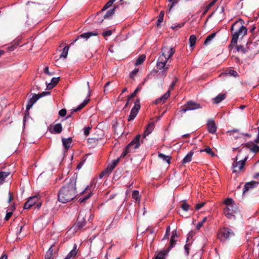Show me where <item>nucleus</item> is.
Here are the masks:
<instances>
[{"instance_id":"64","label":"nucleus","mask_w":259,"mask_h":259,"mask_svg":"<svg viewBox=\"0 0 259 259\" xmlns=\"http://www.w3.org/2000/svg\"><path fill=\"white\" fill-rule=\"evenodd\" d=\"M257 142H259V130H258V133Z\"/></svg>"},{"instance_id":"54","label":"nucleus","mask_w":259,"mask_h":259,"mask_svg":"<svg viewBox=\"0 0 259 259\" xmlns=\"http://www.w3.org/2000/svg\"><path fill=\"white\" fill-rule=\"evenodd\" d=\"M44 72L46 74H49L50 75L51 73L49 72V67H46L45 68H44Z\"/></svg>"},{"instance_id":"41","label":"nucleus","mask_w":259,"mask_h":259,"mask_svg":"<svg viewBox=\"0 0 259 259\" xmlns=\"http://www.w3.org/2000/svg\"><path fill=\"white\" fill-rule=\"evenodd\" d=\"M227 74H229L230 76H233L234 77H236L237 76H238L237 72L233 70H229Z\"/></svg>"},{"instance_id":"50","label":"nucleus","mask_w":259,"mask_h":259,"mask_svg":"<svg viewBox=\"0 0 259 259\" xmlns=\"http://www.w3.org/2000/svg\"><path fill=\"white\" fill-rule=\"evenodd\" d=\"M178 0H169V1L171 3V5L169 7V11L170 10V9L172 8L173 6L177 2Z\"/></svg>"},{"instance_id":"9","label":"nucleus","mask_w":259,"mask_h":259,"mask_svg":"<svg viewBox=\"0 0 259 259\" xmlns=\"http://www.w3.org/2000/svg\"><path fill=\"white\" fill-rule=\"evenodd\" d=\"M140 109V104L139 100H137L135 102V105L134 107L132 109L130 114L128 117V120L131 121L133 120L137 116L139 110Z\"/></svg>"},{"instance_id":"17","label":"nucleus","mask_w":259,"mask_h":259,"mask_svg":"<svg viewBox=\"0 0 259 259\" xmlns=\"http://www.w3.org/2000/svg\"><path fill=\"white\" fill-rule=\"evenodd\" d=\"M193 154L194 152L192 151H190L183 158L182 163L185 164L191 161Z\"/></svg>"},{"instance_id":"30","label":"nucleus","mask_w":259,"mask_h":259,"mask_svg":"<svg viewBox=\"0 0 259 259\" xmlns=\"http://www.w3.org/2000/svg\"><path fill=\"white\" fill-rule=\"evenodd\" d=\"M146 58V56L144 55H142L137 59L135 65L138 66L139 65L141 64L144 62Z\"/></svg>"},{"instance_id":"3","label":"nucleus","mask_w":259,"mask_h":259,"mask_svg":"<svg viewBox=\"0 0 259 259\" xmlns=\"http://www.w3.org/2000/svg\"><path fill=\"white\" fill-rule=\"evenodd\" d=\"M175 49L170 47H164L162 48L161 55L159 57L157 63V67L159 69H162L164 72L166 71L168 68L169 65H166L168 59L173 55L175 53Z\"/></svg>"},{"instance_id":"33","label":"nucleus","mask_w":259,"mask_h":259,"mask_svg":"<svg viewBox=\"0 0 259 259\" xmlns=\"http://www.w3.org/2000/svg\"><path fill=\"white\" fill-rule=\"evenodd\" d=\"M166 254V251H161L156 255L154 259H163Z\"/></svg>"},{"instance_id":"24","label":"nucleus","mask_w":259,"mask_h":259,"mask_svg":"<svg viewBox=\"0 0 259 259\" xmlns=\"http://www.w3.org/2000/svg\"><path fill=\"white\" fill-rule=\"evenodd\" d=\"M9 175V172H0V184H2L5 182V179Z\"/></svg>"},{"instance_id":"63","label":"nucleus","mask_w":259,"mask_h":259,"mask_svg":"<svg viewBox=\"0 0 259 259\" xmlns=\"http://www.w3.org/2000/svg\"><path fill=\"white\" fill-rule=\"evenodd\" d=\"M109 84H110V82H107L105 84V89L107 87H108V86L109 85ZM105 91H106V90L105 89V90H104V91L105 92Z\"/></svg>"},{"instance_id":"19","label":"nucleus","mask_w":259,"mask_h":259,"mask_svg":"<svg viewBox=\"0 0 259 259\" xmlns=\"http://www.w3.org/2000/svg\"><path fill=\"white\" fill-rule=\"evenodd\" d=\"M62 131V126L60 123H57L54 125L53 130L50 131L52 133L59 134Z\"/></svg>"},{"instance_id":"15","label":"nucleus","mask_w":259,"mask_h":259,"mask_svg":"<svg viewBox=\"0 0 259 259\" xmlns=\"http://www.w3.org/2000/svg\"><path fill=\"white\" fill-rule=\"evenodd\" d=\"M154 128V125L153 123H150L148 124L146 130L143 134V137L146 138L147 136L150 134Z\"/></svg>"},{"instance_id":"42","label":"nucleus","mask_w":259,"mask_h":259,"mask_svg":"<svg viewBox=\"0 0 259 259\" xmlns=\"http://www.w3.org/2000/svg\"><path fill=\"white\" fill-rule=\"evenodd\" d=\"M250 150L254 153H256L259 151V147L256 145H254L250 148Z\"/></svg>"},{"instance_id":"38","label":"nucleus","mask_w":259,"mask_h":259,"mask_svg":"<svg viewBox=\"0 0 259 259\" xmlns=\"http://www.w3.org/2000/svg\"><path fill=\"white\" fill-rule=\"evenodd\" d=\"M176 241V238H175V236H171L170 242V248H172L175 245Z\"/></svg>"},{"instance_id":"31","label":"nucleus","mask_w":259,"mask_h":259,"mask_svg":"<svg viewBox=\"0 0 259 259\" xmlns=\"http://www.w3.org/2000/svg\"><path fill=\"white\" fill-rule=\"evenodd\" d=\"M216 35L215 33H213L208 35L204 41V45H208L214 38Z\"/></svg>"},{"instance_id":"4","label":"nucleus","mask_w":259,"mask_h":259,"mask_svg":"<svg viewBox=\"0 0 259 259\" xmlns=\"http://www.w3.org/2000/svg\"><path fill=\"white\" fill-rule=\"evenodd\" d=\"M224 203L226 207L224 208V213L228 218L234 216V214L237 212V207L234 204L233 200L231 198L227 199Z\"/></svg>"},{"instance_id":"47","label":"nucleus","mask_w":259,"mask_h":259,"mask_svg":"<svg viewBox=\"0 0 259 259\" xmlns=\"http://www.w3.org/2000/svg\"><path fill=\"white\" fill-rule=\"evenodd\" d=\"M59 81V78L54 77L52 79L51 83L53 84L54 86L57 84Z\"/></svg>"},{"instance_id":"57","label":"nucleus","mask_w":259,"mask_h":259,"mask_svg":"<svg viewBox=\"0 0 259 259\" xmlns=\"http://www.w3.org/2000/svg\"><path fill=\"white\" fill-rule=\"evenodd\" d=\"M0 259H8V256L6 254H4L0 257Z\"/></svg>"},{"instance_id":"18","label":"nucleus","mask_w":259,"mask_h":259,"mask_svg":"<svg viewBox=\"0 0 259 259\" xmlns=\"http://www.w3.org/2000/svg\"><path fill=\"white\" fill-rule=\"evenodd\" d=\"M77 252L76 245L74 244L73 249L70 251L64 259H72L76 256Z\"/></svg>"},{"instance_id":"5","label":"nucleus","mask_w":259,"mask_h":259,"mask_svg":"<svg viewBox=\"0 0 259 259\" xmlns=\"http://www.w3.org/2000/svg\"><path fill=\"white\" fill-rule=\"evenodd\" d=\"M141 136L137 135L136 138L126 146L125 150L121 154V157H124L128 152H130L132 147L134 149L138 148L140 145V139Z\"/></svg>"},{"instance_id":"16","label":"nucleus","mask_w":259,"mask_h":259,"mask_svg":"<svg viewBox=\"0 0 259 259\" xmlns=\"http://www.w3.org/2000/svg\"><path fill=\"white\" fill-rule=\"evenodd\" d=\"M170 96V91H168L164 95L155 100L156 104L164 103Z\"/></svg>"},{"instance_id":"14","label":"nucleus","mask_w":259,"mask_h":259,"mask_svg":"<svg viewBox=\"0 0 259 259\" xmlns=\"http://www.w3.org/2000/svg\"><path fill=\"white\" fill-rule=\"evenodd\" d=\"M93 182H94V181H93L90 185L88 186L85 188V189L82 192V193H84L85 192H89V193L87 196H85L82 199H81V198L80 199L81 202H84V201H85L87 199H89L91 197V194H92L91 190H92V187L93 186Z\"/></svg>"},{"instance_id":"28","label":"nucleus","mask_w":259,"mask_h":259,"mask_svg":"<svg viewBox=\"0 0 259 259\" xmlns=\"http://www.w3.org/2000/svg\"><path fill=\"white\" fill-rule=\"evenodd\" d=\"M225 98V94H219L218 96H217L215 98H214L213 99L214 102L217 104L221 102Z\"/></svg>"},{"instance_id":"1","label":"nucleus","mask_w":259,"mask_h":259,"mask_svg":"<svg viewBox=\"0 0 259 259\" xmlns=\"http://www.w3.org/2000/svg\"><path fill=\"white\" fill-rule=\"evenodd\" d=\"M76 193V179L74 178L66 179L59 192L58 200L62 203L69 202L75 197Z\"/></svg>"},{"instance_id":"37","label":"nucleus","mask_w":259,"mask_h":259,"mask_svg":"<svg viewBox=\"0 0 259 259\" xmlns=\"http://www.w3.org/2000/svg\"><path fill=\"white\" fill-rule=\"evenodd\" d=\"M202 151L206 152L207 154L211 155L212 156H214V153L212 151V149L209 147H207L204 150H201V152H202Z\"/></svg>"},{"instance_id":"43","label":"nucleus","mask_w":259,"mask_h":259,"mask_svg":"<svg viewBox=\"0 0 259 259\" xmlns=\"http://www.w3.org/2000/svg\"><path fill=\"white\" fill-rule=\"evenodd\" d=\"M91 127L90 126L85 127L84 128V134L85 136L89 135L90 131L91 130Z\"/></svg>"},{"instance_id":"7","label":"nucleus","mask_w":259,"mask_h":259,"mask_svg":"<svg viewBox=\"0 0 259 259\" xmlns=\"http://www.w3.org/2000/svg\"><path fill=\"white\" fill-rule=\"evenodd\" d=\"M35 204H36V206L38 208L41 205V203L39 202V198L37 196L30 197L28 201L25 203L24 208V209H29Z\"/></svg>"},{"instance_id":"6","label":"nucleus","mask_w":259,"mask_h":259,"mask_svg":"<svg viewBox=\"0 0 259 259\" xmlns=\"http://www.w3.org/2000/svg\"><path fill=\"white\" fill-rule=\"evenodd\" d=\"M233 236H234L233 232L228 228H223L218 234V238L221 241H224Z\"/></svg>"},{"instance_id":"46","label":"nucleus","mask_w":259,"mask_h":259,"mask_svg":"<svg viewBox=\"0 0 259 259\" xmlns=\"http://www.w3.org/2000/svg\"><path fill=\"white\" fill-rule=\"evenodd\" d=\"M139 69H134L132 72H131L130 74V77L131 78H133L134 76L138 72Z\"/></svg>"},{"instance_id":"27","label":"nucleus","mask_w":259,"mask_h":259,"mask_svg":"<svg viewBox=\"0 0 259 259\" xmlns=\"http://www.w3.org/2000/svg\"><path fill=\"white\" fill-rule=\"evenodd\" d=\"M89 100V99H85V100H84V101L80 105H79L77 108L73 109V111L75 112H77L81 109L82 108H83L88 104Z\"/></svg>"},{"instance_id":"11","label":"nucleus","mask_w":259,"mask_h":259,"mask_svg":"<svg viewBox=\"0 0 259 259\" xmlns=\"http://www.w3.org/2000/svg\"><path fill=\"white\" fill-rule=\"evenodd\" d=\"M201 106L194 102H188L185 107L182 109L183 112H186L188 110H192L201 108Z\"/></svg>"},{"instance_id":"40","label":"nucleus","mask_w":259,"mask_h":259,"mask_svg":"<svg viewBox=\"0 0 259 259\" xmlns=\"http://www.w3.org/2000/svg\"><path fill=\"white\" fill-rule=\"evenodd\" d=\"M189 207H190L189 205L186 202L183 203L181 205V207L185 211L188 210L189 209Z\"/></svg>"},{"instance_id":"61","label":"nucleus","mask_w":259,"mask_h":259,"mask_svg":"<svg viewBox=\"0 0 259 259\" xmlns=\"http://www.w3.org/2000/svg\"><path fill=\"white\" fill-rule=\"evenodd\" d=\"M23 228V226H20V229H19V231L18 232L19 234H20L22 232Z\"/></svg>"},{"instance_id":"26","label":"nucleus","mask_w":259,"mask_h":259,"mask_svg":"<svg viewBox=\"0 0 259 259\" xmlns=\"http://www.w3.org/2000/svg\"><path fill=\"white\" fill-rule=\"evenodd\" d=\"M158 157L163 161H166L168 164L170 163L171 159V157L170 156L160 153L158 155Z\"/></svg>"},{"instance_id":"51","label":"nucleus","mask_w":259,"mask_h":259,"mask_svg":"<svg viewBox=\"0 0 259 259\" xmlns=\"http://www.w3.org/2000/svg\"><path fill=\"white\" fill-rule=\"evenodd\" d=\"M12 214V211L8 212L5 217V220L6 221H8L9 219V218L11 217Z\"/></svg>"},{"instance_id":"25","label":"nucleus","mask_w":259,"mask_h":259,"mask_svg":"<svg viewBox=\"0 0 259 259\" xmlns=\"http://www.w3.org/2000/svg\"><path fill=\"white\" fill-rule=\"evenodd\" d=\"M114 168V167L111 164H109L107 168L101 174L100 177L102 178L103 175L110 173Z\"/></svg>"},{"instance_id":"35","label":"nucleus","mask_w":259,"mask_h":259,"mask_svg":"<svg viewBox=\"0 0 259 259\" xmlns=\"http://www.w3.org/2000/svg\"><path fill=\"white\" fill-rule=\"evenodd\" d=\"M139 191L137 190H134L132 193V198L135 199L136 201H140V198L139 195Z\"/></svg>"},{"instance_id":"45","label":"nucleus","mask_w":259,"mask_h":259,"mask_svg":"<svg viewBox=\"0 0 259 259\" xmlns=\"http://www.w3.org/2000/svg\"><path fill=\"white\" fill-rule=\"evenodd\" d=\"M112 31L110 30H107V31L104 32L103 33V35L105 37L109 36L111 35L112 34Z\"/></svg>"},{"instance_id":"62","label":"nucleus","mask_w":259,"mask_h":259,"mask_svg":"<svg viewBox=\"0 0 259 259\" xmlns=\"http://www.w3.org/2000/svg\"><path fill=\"white\" fill-rule=\"evenodd\" d=\"M8 49H9V51H12L14 50V47L11 46V47H9V48H8Z\"/></svg>"},{"instance_id":"49","label":"nucleus","mask_w":259,"mask_h":259,"mask_svg":"<svg viewBox=\"0 0 259 259\" xmlns=\"http://www.w3.org/2000/svg\"><path fill=\"white\" fill-rule=\"evenodd\" d=\"M204 204H205L204 202H202V203L197 204L196 206V210L200 209L201 207H202L204 206Z\"/></svg>"},{"instance_id":"29","label":"nucleus","mask_w":259,"mask_h":259,"mask_svg":"<svg viewBox=\"0 0 259 259\" xmlns=\"http://www.w3.org/2000/svg\"><path fill=\"white\" fill-rule=\"evenodd\" d=\"M115 10V8L111 10H109L106 13V14L104 16V19H109L112 17V16L114 14Z\"/></svg>"},{"instance_id":"2","label":"nucleus","mask_w":259,"mask_h":259,"mask_svg":"<svg viewBox=\"0 0 259 259\" xmlns=\"http://www.w3.org/2000/svg\"><path fill=\"white\" fill-rule=\"evenodd\" d=\"M242 22L243 21L240 19L239 21H236L232 25L231 27L232 30H233L234 26L237 25L239 27V29L233 34L230 46H235V48L238 52H241L243 54H245L247 52V50L244 49L242 46L236 45L239 37L240 36L242 37L244 36L247 32L246 27L243 25Z\"/></svg>"},{"instance_id":"55","label":"nucleus","mask_w":259,"mask_h":259,"mask_svg":"<svg viewBox=\"0 0 259 259\" xmlns=\"http://www.w3.org/2000/svg\"><path fill=\"white\" fill-rule=\"evenodd\" d=\"M175 85V81L173 82L170 85L169 89L168 91H170L171 90H172L174 87Z\"/></svg>"},{"instance_id":"22","label":"nucleus","mask_w":259,"mask_h":259,"mask_svg":"<svg viewBox=\"0 0 259 259\" xmlns=\"http://www.w3.org/2000/svg\"><path fill=\"white\" fill-rule=\"evenodd\" d=\"M53 246H51L48 251L47 252L45 255V259H53Z\"/></svg>"},{"instance_id":"21","label":"nucleus","mask_w":259,"mask_h":259,"mask_svg":"<svg viewBox=\"0 0 259 259\" xmlns=\"http://www.w3.org/2000/svg\"><path fill=\"white\" fill-rule=\"evenodd\" d=\"M255 184H256V183L253 182L246 183L244 186V188L243 191V193L247 191L250 188H253Z\"/></svg>"},{"instance_id":"58","label":"nucleus","mask_w":259,"mask_h":259,"mask_svg":"<svg viewBox=\"0 0 259 259\" xmlns=\"http://www.w3.org/2000/svg\"><path fill=\"white\" fill-rule=\"evenodd\" d=\"M217 0H213L209 4V7H211V6H212L214 3H215V2L217 1Z\"/></svg>"},{"instance_id":"12","label":"nucleus","mask_w":259,"mask_h":259,"mask_svg":"<svg viewBox=\"0 0 259 259\" xmlns=\"http://www.w3.org/2000/svg\"><path fill=\"white\" fill-rule=\"evenodd\" d=\"M97 34H98V33L96 31L84 33H83L82 34H80V35L78 36L77 37V38L73 41V42H72V44H73V42L76 41L79 38H83L85 40H87L90 37H91L92 36H96Z\"/></svg>"},{"instance_id":"23","label":"nucleus","mask_w":259,"mask_h":259,"mask_svg":"<svg viewBox=\"0 0 259 259\" xmlns=\"http://www.w3.org/2000/svg\"><path fill=\"white\" fill-rule=\"evenodd\" d=\"M69 48V47H65L63 49V51L60 56V58H63L64 60L67 58Z\"/></svg>"},{"instance_id":"59","label":"nucleus","mask_w":259,"mask_h":259,"mask_svg":"<svg viewBox=\"0 0 259 259\" xmlns=\"http://www.w3.org/2000/svg\"><path fill=\"white\" fill-rule=\"evenodd\" d=\"M118 162H119V159H117L116 160H114L112 162V163L114 164L116 166L118 164Z\"/></svg>"},{"instance_id":"36","label":"nucleus","mask_w":259,"mask_h":259,"mask_svg":"<svg viewBox=\"0 0 259 259\" xmlns=\"http://www.w3.org/2000/svg\"><path fill=\"white\" fill-rule=\"evenodd\" d=\"M164 17V12L161 11L159 14L158 19L157 22V25L158 26L162 22Z\"/></svg>"},{"instance_id":"48","label":"nucleus","mask_w":259,"mask_h":259,"mask_svg":"<svg viewBox=\"0 0 259 259\" xmlns=\"http://www.w3.org/2000/svg\"><path fill=\"white\" fill-rule=\"evenodd\" d=\"M59 114L61 116H64L66 114V110L65 109H61L60 110Z\"/></svg>"},{"instance_id":"10","label":"nucleus","mask_w":259,"mask_h":259,"mask_svg":"<svg viewBox=\"0 0 259 259\" xmlns=\"http://www.w3.org/2000/svg\"><path fill=\"white\" fill-rule=\"evenodd\" d=\"M246 158L244 160H240L238 161L234 162L233 163V172H240L243 170V167L245 165Z\"/></svg>"},{"instance_id":"8","label":"nucleus","mask_w":259,"mask_h":259,"mask_svg":"<svg viewBox=\"0 0 259 259\" xmlns=\"http://www.w3.org/2000/svg\"><path fill=\"white\" fill-rule=\"evenodd\" d=\"M49 93V92H44L40 94L33 96V97L30 98L26 106L27 110H28L30 109L38 99L47 95H48Z\"/></svg>"},{"instance_id":"13","label":"nucleus","mask_w":259,"mask_h":259,"mask_svg":"<svg viewBox=\"0 0 259 259\" xmlns=\"http://www.w3.org/2000/svg\"><path fill=\"white\" fill-rule=\"evenodd\" d=\"M207 125L208 131L209 133L213 134L216 132L217 126L215 124L214 121L213 120H208Z\"/></svg>"},{"instance_id":"44","label":"nucleus","mask_w":259,"mask_h":259,"mask_svg":"<svg viewBox=\"0 0 259 259\" xmlns=\"http://www.w3.org/2000/svg\"><path fill=\"white\" fill-rule=\"evenodd\" d=\"M139 89V88H137L135 90L134 93H133L131 95H130L128 97V99H131L133 98H134L137 94V93L138 92Z\"/></svg>"},{"instance_id":"56","label":"nucleus","mask_w":259,"mask_h":259,"mask_svg":"<svg viewBox=\"0 0 259 259\" xmlns=\"http://www.w3.org/2000/svg\"><path fill=\"white\" fill-rule=\"evenodd\" d=\"M54 87V85L52 84H51V83H49L48 85H47V88L49 89H52L53 87Z\"/></svg>"},{"instance_id":"52","label":"nucleus","mask_w":259,"mask_h":259,"mask_svg":"<svg viewBox=\"0 0 259 259\" xmlns=\"http://www.w3.org/2000/svg\"><path fill=\"white\" fill-rule=\"evenodd\" d=\"M12 199H13L12 194L10 192H9L8 202L9 203L11 202Z\"/></svg>"},{"instance_id":"39","label":"nucleus","mask_w":259,"mask_h":259,"mask_svg":"<svg viewBox=\"0 0 259 259\" xmlns=\"http://www.w3.org/2000/svg\"><path fill=\"white\" fill-rule=\"evenodd\" d=\"M206 220H207V218L204 217L201 222L198 223L196 226L197 229H199L201 227H202L203 223L206 222Z\"/></svg>"},{"instance_id":"34","label":"nucleus","mask_w":259,"mask_h":259,"mask_svg":"<svg viewBox=\"0 0 259 259\" xmlns=\"http://www.w3.org/2000/svg\"><path fill=\"white\" fill-rule=\"evenodd\" d=\"M115 1L116 0H110L103 7L101 11L100 12L99 14H101L103 11L110 7Z\"/></svg>"},{"instance_id":"53","label":"nucleus","mask_w":259,"mask_h":259,"mask_svg":"<svg viewBox=\"0 0 259 259\" xmlns=\"http://www.w3.org/2000/svg\"><path fill=\"white\" fill-rule=\"evenodd\" d=\"M185 251L187 253V255H188L189 254V245L188 244H186L185 245Z\"/></svg>"},{"instance_id":"20","label":"nucleus","mask_w":259,"mask_h":259,"mask_svg":"<svg viewBox=\"0 0 259 259\" xmlns=\"http://www.w3.org/2000/svg\"><path fill=\"white\" fill-rule=\"evenodd\" d=\"M63 144L64 146L65 147L66 149H68L70 148V145L72 143V139L70 138H69L68 139H62Z\"/></svg>"},{"instance_id":"60","label":"nucleus","mask_w":259,"mask_h":259,"mask_svg":"<svg viewBox=\"0 0 259 259\" xmlns=\"http://www.w3.org/2000/svg\"><path fill=\"white\" fill-rule=\"evenodd\" d=\"M171 236H175V238H176L177 237V233L176 232H172V235Z\"/></svg>"},{"instance_id":"32","label":"nucleus","mask_w":259,"mask_h":259,"mask_svg":"<svg viewBox=\"0 0 259 259\" xmlns=\"http://www.w3.org/2000/svg\"><path fill=\"white\" fill-rule=\"evenodd\" d=\"M196 37L194 35H192L189 38V43L191 47H193L196 44Z\"/></svg>"}]
</instances>
